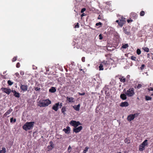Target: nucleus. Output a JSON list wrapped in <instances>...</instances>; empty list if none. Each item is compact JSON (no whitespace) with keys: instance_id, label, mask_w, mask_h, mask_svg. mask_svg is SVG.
<instances>
[{"instance_id":"obj_31","label":"nucleus","mask_w":153,"mask_h":153,"mask_svg":"<svg viewBox=\"0 0 153 153\" xmlns=\"http://www.w3.org/2000/svg\"><path fill=\"white\" fill-rule=\"evenodd\" d=\"M128 47V45L127 44H126L125 45H123L122 46V48L124 49H126Z\"/></svg>"},{"instance_id":"obj_39","label":"nucleus","mask_w":153,"mask_h":153,"mask_svg":"<svg viewBox=\"0 0 153 153\" xmlns=\"http://www.w3.org/2000/svg\"><path fill=\"white\" fill-rule=\"evenodd\" d=\"M142 87V85L141 84H138L137 86V88L140 89Z\"/></svg>"},{"instance_id":"obj_2","label":"nucleus","mask_w":153,"mask_h":153,"mask_svg":"<svg viewBox=\"0 0 153 153\" xmlns=\"http://www.w3.org/2000/svg\"><path fill=\"white\" fill-rule=\"evenodd\" d=\"M51 103V101L48 100H43L42 102L39 103V106L40 107H44L48 106Z\"/></svg>"},{"instance_id":"obj_15","label":"nucleus","mask_w":153,"mask_h":153,"mask_svg":"<svg viewBox=\"0 0 153 153\" xmlns=\"http://www.w3.org/2000/svg\"><path fill=\"white\" fill-rule=\"evenodd\" d=\"M120 97L123 100H125L126 99V95L124 94H122L120 95Z\"/></svg>"},{"instance_id":"obj_61","label":"nucleus","mask_w":153,"mask_h":153,"mask_svg":"<svg viewBox=\"0 0 153 153\" xmlns=\"http://www.w3.org/2000/svg\"><path fill=\"white\" fill-rule=\"evenodd\" d=\"M151 96H153V93H152V94H151Z\"/></svg>"},{"instance_id":"obj_46","label":"nucleus","mask_w":153,"mask_h":153,"mask_svg":"<svg viewBox=\"0 0 153 153\" xmlns=\"http://www.w3.org/2000/svg\"><path fill=\"white\" fill-rule=\"evenodd\" d=\"M40 88H38V87H35V90L36 91H39L40 90Z\"/></svg>"},{"instance_id":"obj_13","label":"nucleus","mask_w":153,"mask_h":153,"mask_svg":"<svg viewBox=\"0 0 153 153\" xmlns=\"http://www.w3.org/2000/svg\"><path fill=\"white\" fill-rule=\"evenodd\" d=\"M13 111V109H10L8 110L4 114V116L6 117L7 115L9 114L11 112Z\"/></svg>"},{"instance_id":"obj_37","label":"nucleus","mask_w":153,"mask_h":153,"mask_svg":"<svg viewBox=\"0 0 153 153\" xmlns=\"http://www.w3.org/2000/svg\"><path fill=\"white\" fill-rule=\"evenodd\" d=\"M72 148L70 146H69L68 148V150L69 151V152H71V150Z\"/></svg>"},{"instance_id":"obj_12","label":"nucleus","mask_w":153,"mask_h":153,"mask_svg":"<svg viewBox=\"0 0 153 153\" xmlns=\"http://www.w3.org/2000/svg\"><path fill=\"white\" fill-rule=\"evenodd\" d=\"M12 92L14 94V95L17 98H19L20 97V94L19 93L17 92L15 90H12Z\"/></svg>"},{"instance_id":"obj_41","label":"nucleus","mask_w":153,"mask_h":153,"mask_svg":"<svg viewBox=\"0 0 153 153\" xmlns=\"http://www.w3.org/2000/svg\"><path fill=\"white\" fill-rule=\"evenodd\" d=\"M78 94H79V95H80V96L84 95L85 94V92H83L82 93L79 92Z\"/></svg>"},{"instance_id":"obj_35","label":"nucleus","mask_w":153,"mask_h":153,"mask_svg":"<svg viewBox=\"0 0 153 153\" xmlns=\"http://www.w3.org/2000/svg\"><path fill=\"white\" fill-rule=\"evenodd\" d=\"M145 15V12L143 11L140 12V15L141 16H143Z\"/></svg>"},{"instance_id":"obj_22","label":"nucleus","mask_w":153,"mask_h":153,"mask_svg":"<svg viewBox=\"0 0 153 153\" xmlns=\"http://www.w3.org/2000/svg\"><path fill=\"white\" fill-rule=\"evenodd\" d=\"M6 152V149L4 147L2 148V149L0 151V153H5Z\"/></svg>"},{"instance_id":"obj_40","label":"nucleus","mask_w":153,"mask_h":153,"mask_svg":"<svg viewBox=\"0 0 153 153\" xmlns=\"http://www.w3.org/2000/svg\"><path fill=\"white\" fill-rule=\"evenodd\" d=\"M17 60V57H14L12 59V62H14Z\"/></svg>"},{"instance_id":"obj_16","label":"nucleus","mask_w":153,"mask_h":153,"mask_svg":"<svg viewBox=\"0 0 153 153\" xmlns=\"http://www.w3.org/2000/svg\"><path fill=\"white\" fill-rule=\"evenodd\" d=\"M56 91L55 88L54 87H52L49 90V91L51 93H54Z\"/></svg>"},{"instance_id":"obj_32","label":"nucleus","mask_w":153,"mask_h":153,"mask_svg":"<svg viewBox=\"0 0 153 153\" xmlns=\"http://www.w3.org/2000/svg\"><path fill=\"white\" fill-rule=\"evenodd\" d=\"M103 65L102 64H100V65L99 66V68L100 70H103Z\"/></svg>"},{"instance_id":"obj_45","label":"nucleus","mask_w":153,"mask_h":153,"mask_svg":"<svg viewBox=\"0 0 153 153\" xmlns=\"http://www.w3.org/2000/svg\"><path fill=\"white\" fill-rule=\"evenodd\" d=\"M99 39L100 40H101L102 39L103 37L101 34H100L99 35Z\"/></svg>"},{"instance_id":"obj_5","label":"nucleus","mask_w":153,"mask_h":153,"mask_svg":"<svg viewBox=\"0 0 153 153\" xmlns=\"http://www.w3.org/2000/svg\"><path fill=\"white\" fill-rule=\"evenodd\" d=\"M70 124L75 128L76 127L78 126L81 124L79 121H76L74 120H71L70 123Z\"/></svg>"},{"instance_id":"obj_53","label":"nucleus","mask_w":153,"mask_h":153,"mask_svg":"<svg viewBox=\"0 0 153 153\" xmlns=\"http://www.w3.org/2000/svg\"><path fill=\"white\" fill-rule=\"evenodd\" d=\"M62 106V103H60V104L59 103V108H61Z\"/></svg>"},{"instance_id":"obj_63","label":"nucleus","mask_w":153,"mask_h":153,"mask_svg":"<svg viewBox=\"0 0 153 153\" xmlns=\"http://www.w3.org/2000/svg\"><path fill=\"white\" fill-rule=\"evenodd\" d=\"M118 153H121V152H119Z\"/></svg>"},{"instance_id":"obj_10","label":"nucleus","mask_w":153,"mask_h":153,"mask_svg":"<svg viewBox=\"0 0 153 153\" xmlns=\"http://www.w3.org/2000/svg\"><path fill=\"white\" fill-rule=\"evenodd\" d=\"M125 19L124 18H122V19L120 20L119 22V25L120 27H122L125 23Z\"/></svg>"},{"instance_id":"obj_42","label":"nucleus","mask_w":153,"mask_h":153,"mask_svg":"<svg viewBox=\"0 0 153 153\" xmlns=\"http://www.w3.org/2000/svg\"><path fill=\"white\" fill-rule=\"evenodd\" d=\"M102 25V23L100 22H99L98 23H97L96 24V25L98 26L99 25Z\"/></svg>"},{"instance_id":"obj_4","label":"nucleus","mask_w":153,"mask_h":153,"mask_svg":"<svg viewBox=\"0 0 153 153\" xmlns=\"http://www.w3.org/2000/svg\"><path fill=\"white\" fill-rule=\"evenodd\" d=\"M138 115V114L137 113L131 114L128 116L127 118V120L129 121H131L134 119L135 117L137 116Z\"/></svg>"},{"instance_id":"obj_30","label":"nucleus","mask_w":153,"mask_h":153,"mask_svg":"<svg viewBox=\"0 0 153 153\" xmlns=\"http://www.w3.org/2000/svg\"><path fill=\"white\" fill-rule=\"evenodd\" d=\"M119 79H120V81L121 82H125V81H126V79L125 78H123V77L122 78H119Z\"/></svg>"},{"instance_id":"obj_14","label":"nucleus","mask_w":153,"mask_h":153,"mask_svg":"<svg viewBox=\"0 0 153 153\" xmlns=\"http://www.w3.org/2000/svg\"><path fill=\"white\" fill-rule=\"evenodd\" d=\"M70 128L69 126H67L66 128H64L63 131H64L65 133L66 134H69L70 132Z\"/></svg>"},{"instance_id":"obj_23","label":"nucleus","mask_w":153,"mask_h":153,"mask_svg":"<svg viewBox=\"0 0 153 153\" xmlns=\"http://www.w3.org/2000/svg\"><path fill=\"white\" fill-rule=\"evenodd\" d=\"M152 97L148 96H145V99L146 100H152Z\"/></svg>"},{"instance_id":"obj_24","label":"nucleus","mask_w":153,"mask_h":153,"mask_svg":"<svg viewBox=\"0 0 153 153\" xmlns=\"http://www.w3.org/2000/svg\"><path fill=\"white\" fill-rule=\"evenodd\" d=\"M16 121V118L13 119V117H12L10 119V122L11 123H15Z\"/></svg>"},{"instance_id":"obj_21","label":"nucleus","mask_w":153,"mask_h":153,"mask_svg":"<svg viewBox=\"0 0 153 153\" xmlns=\"http://www.w3.org/2000/svg\"><path fill=\"white\" fill-rule=\"evenodd\" d=\"M67 100H68L69 102H74V98L73 97H67Z\"/></svg>"},{"instance_id":"obj_29","label":"nucleus","mask_w":153,"mask_h":153,"mask_svg":"<svg viewBox=\"0 0 153 153\" xmlns=\"http://www.w3.org/2000/svg\"><path fill=\"white\" fill-rule=\"evenodd\" d=\"M124 142L125 143H130V141L129 139L126 138L124 140Z\"/></svg>"},{"instance_id":"obj_8","label":"nucleus","mask_w":153,"mask_h":153,"mask_svg":"<svg viewBox=\"0 0 153 153\" xmlns=\"http://www.w3.org/2000/svg\"><path fill=\"white\" fill-rule=\"evenodd\" d=\"M20 88L22 91H26L27 90L28 86L27 85H21Z\"/></svg>"},{"instance_id":"obj_57","label":"nucleus","mask_w":153,"mask_h":153,"mask_svg":"<svg viewBox=\"0 0 153 153\" xmlns=\"http://www.w3.org/2000/svg\"><path fill=\"white\" fill-rule=\"evenodd\" d=\"M84 16V13H83V14H82V15H81V16Z\"/></svg>"},{"instance_id":"obj_64","label":"nucleus","mask_w":153,"mask_h":153,"mask_svg":"<svg viewBox=\"0 0 153 153\" xmlns=\"http://www.w3.org/2000/svg\"><path fill=\"white\" fill-rule=\"evenodd\" d=\"M98 18V19H100L99 18V17Z\"/></svg>"},{"instance_id":"obj_48","label":"nucleus","mask_w":153,"mask_h":153,"mask_svg":"<svg viewBox=\"0 0 153 153\" xmlns=\"http://www.w3.org/2000/svg\"><path fill=\"white\" fill-rule=\"evenodd\" d=\"M79 24L77 23V24L75 26V28H79Z\"/></svg>"},{"instance_id":"obj_28","label":"nucleus","mask_w":153,"mask_h":153,"mask_svg":"<svg viewBox=\"0 0 153 153\" xmlns=\"http://www.w3.org/2000/svg\"><path fill=\"white\" fill-rule=\"evenodd\" d=\"M89 149V148L88 146L85 147L83 151V152L84 153H86Z\"/></svg>"},{"instance_id":"obj_49","label":"nucleus","mask_w":153,"mask_h":153,"mask_svg":"<svg viewBox=\"0 0 153 153\" xmlns=\"http://www.w3.org/2000/svg\"><path fill=\"white\" fill-rule=\"evenodd\" d=\"M15 75L16 76H17L18 77H20V76L18 73H16L15 74Z\"/></svg>"},{"instance_id":"obj_44","label":"nucleus","mask_w":153,"mask_h":153,"mask_svg":"<svg viewBox=\"0 0 153 153\" xmlns=\"http://www.w3.org/2000/svg\"><path fill=\"white\" fill-rule=\"evenodd\" d=\"M86 9L85 8H83L82 9L81 12V13H83L84 11H85Z\"/></svg>"},{"instance_id":"obj_60","label":"nucleus","mask_w":153,"mask_h":153,"mask_svg":"<svg viewBox=\"0 0 153 153\" xmlns=\"http://www.w3.org/2000/svg\"><path fill=\"white\" fill-rule=\"evenodd\" d=\"M79 70H80V71H82V69H79Z\"/></svg>"},{"instance_id":"obj_43","label":"nucleus","mask_w":153,"mask_h":153,"mask_svg":"<svg viewBox=\"0 0 153 153\" xmlns=\"http://www.w3.org/2000/svg\"><path fill=\"white\" fill-rule=\"evenodd\" d=\"M20 66V64L19 62H18L16 65V67L17 68H19Z\"/></svg>"},{"instance_id":"obj_11","label":"nucleus","mask_w":153,"mask_h":153,"mask_svg":"<svg viewBox=\"0 0 153 153\" xmlns=\"http://www.w3.org/2000/svg\"><path fill=\"white\" fill-rule=\"evenodd\" d=\"M129 104L127 102H121L120 105V106L121 107H127L128 106Z\"/></svg>"},{"instance_id":"obj_34","label":"nucleus","mask_w":153,"mask_h":153,"mask_svg":"<svg viewBox=\"0 0 153 153\" xmlns=\"http://www.w3.org/2000/svg\"><path fill=\"white\" fill-rule=\"evenodd\" d=\"M131 58L132 60H134V61H136V57L134 56H131Z\"/></svg>"},{"instance_id":"obj_17","label":"nucleus","mask_w":153,"mask_h":153,"mask_svg":"<svg viewBox=\"0 0 153 153\" xmlns=\"http://www.w3.org/2000/svg\"><path fill=\"white\" fill-rule=\"evenodd\" d=\"M73 108L76 110L79 111V110L80 105L78 104L77 105H74L73 106Z\"/></svg>"},{"instance_id":"obj_25","label":"nucleus","mask_w":153,"mask_h":153,"mask_svg":"<svg viewBox=\"0 0 153 153\" xmlns=\"http://www.w3.org/2000/svg\"><path fill=\"white\" fill-rule=\"evenodd\" d=\"M124 33L127 35H128L130 34V32L129 31H128L127 29H125L124 30Z\"/></svg>"},{"instance_id":"obj_19","label":"nucleus","mask_w":153,"mask_h":153,"mask_svg":"<svg viewBox=\"0 0 153 153\" xmlns=\"http://www.w3.org/2000/svg\"><path fill=\"white\" fill-rule=\"evenodd\" d=\"M66 111V108L65 107H62V110L61 111L63 113L64 115H65V111Z\"/></svg>"},{"instance_id":"obj_50","label":"nucleus","mask_w":153,"mask_h":153,"mask_svg":"<svg viewBox=\"0 0 153 153\" xmlns=\"http://www.w3.org/2000/svg\"><path fill=\"white\" fill-rule=\"evenodd\" d=\"M20 74L21 75H23L24 74V72L23 71H21L20 72Z\"/></svg>"},{"instance_id":"obj_7","label":"nucleus","mask_w":153,"mask_h":153,"mask_svg":"<svg viewBox=\"0 0 153 153\" xmlns=\"http://www.w3.org/2000/svg\"><path fill=\"white\" fill-rule=\"evenodd\" d=\"M82 128V126H79L78 127L75 128L73 129V131L76 133H77L79 132Z\"/></svg>"},{"instance_id":"obj_55","label":"nucleus","mask_w":153,"mask_h":153,"mask_svg":"<svg viewBox=\"0 0 153 153\" xmlns=\"http://www.w3.org/2000/svg\"><path fill=\"white\" fill-rule=\"evenodd\" d=\"M133 21V20H127V22L128 23L130 22H132Z\"/></svg>"},{"instance_id":"obj_33","label":"nucleus","mask_w":153,"mask_h":153,"mask_svg":"<svg viewBox=\"0 0 153 153\" xmlns=\"http://www.w3.org/2000/svg\"><path fill=\"white\" fill-rule=\"evenodd\" d=\"M7 83L9 85H11L13 84V82L10 80H9L7 81Z\"/></svg>"},{"instance_id":"obj_38","label":"nucleus","mask_w":153,"mask_h":153,"mask_svg":"<svg viewBox=\"0 0 153 153\" xmlns=\"http://www.w3.org/2000/svg\"><path fill=\"white\" fill-rule=\"evenodd\" d=\"M144 67H145V65L144 64L142 65H141V66L140 68V70H143L144 69Z\"/></svg>"},{"instance_id":"obj_27","label":"nucleus","mask_w":153,"mask_h":153,"mask_svg":"<svg viewBox=\"0 0 153 153\" xmlns=\"http://www.w3.org/2000/svg\"><path fill=\"white\" fill-rule=\"evenodd\" d=\"M53 147L52 146H48V151L51 150L53 148Z\"/></svg>"},{"instance_id":"obj_9","label":"nucleus","mask_w":153,"mask_h":153,"mask_svg":"<svg viewBox=\"0 0 153 153\" xmlns=\"http://www.w3.org/2000/svg\"><path fill=\"white\" fill-rule=\"evenodd\" d=\"M59 107V102L56 103L55 105H53L52 107L53 109L55 111H57Z\"/></svg>"},{"instance_id":"obj_18","label":"nucleus","mask_w":153,"mask_h":153,"mask_svg":"<svg viewBox=\"0 0 153 153\" xmlns=\"http://www.w3.org/2000/svg\"><path fill=\"white\" fill-rule=\"evenodd\" d=\"M145 146H143L142 145V144L139 146V150L140 151H143L144 149Z\"/></svg>"},{"instance_id":"obj_20","label":"nucleus","mask_w":153,"mask_h":153,"mask_svg":"<svg viewBox=\"0 0 153 153\" xmlns=\"http://www.w3.org/2000/svg\"><path fill=\"white\" fill-rule=\"evenodd\" d=\"M147 140H145L142 143V145L143 146H147L148 145L147 143Z\"/></svg>"},{"instance_id":"obj_3","label":"nucleus","mask_w":153,"mask_h":153,"mask_svg":"<svg viewBox=\"0 0 153 153\" xmlns=\"http://www.w3.org/2000/svg\"><path fill=\"white\" fill-rule=\"evenodd\" d=\"M134 90L133 88H131L125 92L126 94L128 97H131L134 94Z\"/></svg>"},{"instance_id":"obj_56","label":"nucleus","mask_w":153,"mask_h":153,"mask_svg":"<svg viewBox=\"0 0 153 153\" xmlns=\"http://www.w3.org/2000/svg\"><path fill=\"white\" fill-rule=\"evenodd\" d=\"M119 20H117L116 21V22H117L118 23V24H119Z\"/></svg>"},{"instance_id":"obj_36","label":"nucleus","mask_w":153,"mask_h":153,"mask_svg":"<svg viewBox=\"0 0 153 153\" xmlns=\"http://www.w3.org/2000/svg\"><path fill=\"white\" fill-rule=\"evenodd\" d=\"M141 53V51L140 49H137V53L138 55H140Z\"/></svg>"},{"instance_id":"obj_62","label":"nucleus","mask_w":153,"mask_h":153,"mask_svg":"<svg viewBox=\"0 0 153 153\" xmlns=\"http://www.w3.org/2000/svg\"><path fill=\"white\" fill-rule=\"evenodd\" d=\"M152 59H153V57L152 58Z\"/></svg>"},{"instance_id":"obj_26","label":"nucleus","mask_w":153,"mask_h":153,"mask_svg":"<svg viewBox=\"0 0 153 153\" xmlns=\"http://www.w3.org/2000/svg\"><path fill=\"white\" fill-rule=\"evenodd\" d=\"M143 49L146 52H149V49L146 47H143Z\"/></svg>"},{"instance_id":"obj_51","label":"nucleus","mask_w":153,"mask_h":153,"mask_svg":"<svg viewBox=\"0 0 153 153\" xmlns=\"http://www.w3.org/2000/svg\"><path fill=\"white\" fill-rule=\"evenodd\" d=\"M149 91H153V88L150 87L148 89Z\"/></svg>"},{"instance_id":"obj_54","label":"nucleus","mask_w":153,"mask_h":153,"mask_svg":"<svg viewBox=\"0 0 153 153\" xmlns=\"http://www.w3.org/2000/svg\"><path fill=\"white\" fill-rule=\"evenodd\" d=\"M131 14L134 15V16L135 18H137V15L135 13H132Z\"/></svg>"},{"instance_id":"obj_52","label":"nucleus","mask_w":153,"mask_h":153,"mask_svg":"<svg viewBox=\"0 0 153 153\" xmlns=\"http://www.w3.org/2000/svg\"><path fill=\"white\" fill-rule=\"evenodd\" d=\"M82 60L83 62H85V57H83L82 58Z\"/></svg>"},{"instance_id":"obj_58","label":"nucleus","mask_w":153,"mask_h":153,"mask_svg":"<svg viewBox=\"0 0 153 153\" xmlns=\"http://www.w3.org/2000/svg\"><path fill=\"white\" fill-rule=\"evenodd\" d=\"M147 56V57H149V53L148 54Z\"/></svg>"},{"instance_id":"obj_6","label":"nucleus","mask_w":153,"mask_h":153,"mask_svg":"<svg viewBox=\"0 0 153 153\" xmlns=\"http://www.w3.org/2000/svg\"><path fill=\"white\" fill-rule=\"evenodd\" d=\"M1 89L4 92L8 94H9L11 91L10 89H8L6 88H1Z\"/></svg>"},{"instance_id":"obj_59","label":"nucleus","mask_w":153,"mask_h":153,"mask_svg":"<svg viewBox=\"0 0 153 153\" xmlns=\"http://www.w3.org/2000/svg\"><path fill=\"white\" fill-rule=\"evenodd\" d=\"M33 68L34 69H36V67H35Z\"/></svg>"},{"instance_id":"obj_47","label":"nucleus","mask_w":153,"mask_h":153,"mask_svg":"<svg viewBox=\"0 0 153 153\" xmlns=\"http://www.w3.org/2000/svg\"><path fill=\"white\" fill-rule=\"evenodd\" d=\"M49 143L50 144V146H53L54 147V146L53 145V142L52 141H50L49 142Z\"/></svg>"},{"instance_id":"obj_1","label":"nucleus","mask_w":153,"mask_h":153,"mask_svg":"<svg viewBox=\"0 0 153 153\" xmlns=\"http://www.w3.org/2000/svg\"><path fill=\"white\" fill-rule=\"evenodd\" d=\"M34 124V122H27L23 126V128L25 131L30 130L33 128Z\"/></svg>"}]
</instances>
